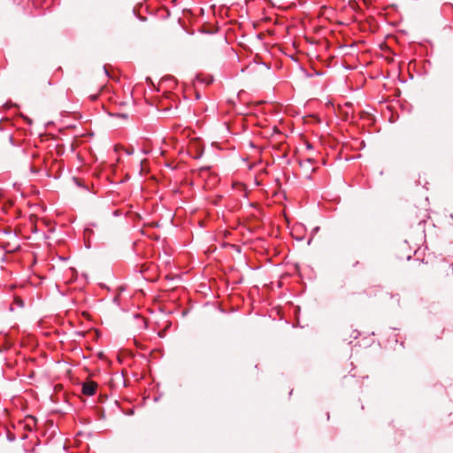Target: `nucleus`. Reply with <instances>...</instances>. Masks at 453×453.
<instances>
[{
    "label": "nucleus",
    "instance_id": "obj_2",
    "mask_svg": "<svg viewBox=\"0 0 453 453\" xmlns=\"http://www.w3.org/2000/svg\"><path fill=\"white\" fill-rule=\"evenodd\" d=\"M305 163H308V164H312V159H311V158H308V159H307V160L305 161Z\"/></svg>",
    "mask_w": 453,
    "mask_h": 453
},
{
    "label": "nucleus",
    "instance_id": "obj_1",
    "mask_svg": "<svg viewBox=\"0 0 453 453\" xmlns=\"http://www.w3.org/2000/svg\"><path fill=\"white\" fill-rule=\"evenodd\" d=\"M96 384L94 382H87L82 386V393L87 395H93L96 393Z\"/></svg>",
    "mask_w": 453,
    "mask_h": 453
},
{
    "label": "nucleus",
    "instance_id": "obj_4",
    "mask_svg": "<svg viewBox=\"0 0 453 453\" xmlns=\"http://www.w3.org/2000/svg\"><path fill=\"white\" fill-rule=\"evenodd\" d=\"M314 231H315V232H318V231H319V227H315V228H314Z\"/></svg>",
    "mask_w": 453,
    "mask_h": 453
},
{
    "label": "nucleus",
    "instance_id": "obj_3",
    "mask_svg": "<svg viewBox=\"0 0 453 453\" xmlns=\"http://www.w3.org/2000/svg\"><path fill=\"white\" fill-rule=\"evenodd\" d=\"M308 149H311V145L310 143L307 144Z\"/></svg>",
    "mask_w": 453,
    "mask_h": 453
}]
</instances>
